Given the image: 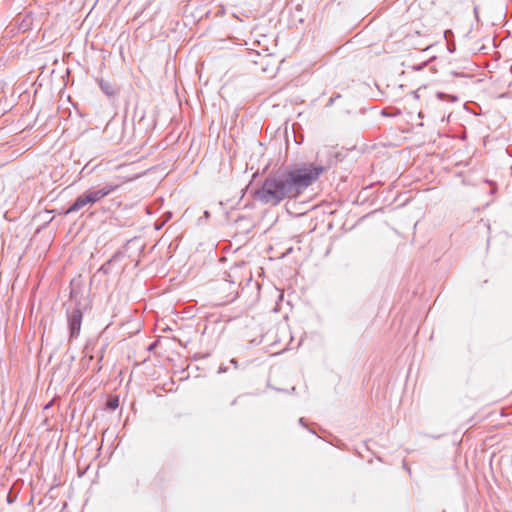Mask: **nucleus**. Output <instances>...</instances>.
<instances>
[{
	"mask_svg": "<svg viewBox=\"0 0 512 512\" xmlns=\"http://www.w3.org/2000/svg\"><path fill=\"white\" fill-rule=\"evenodd\" d=\"M323 172V166L313 163L295 166L281 175L268 177L255 197L261 203L276 206L286 198L299 197Z\"/></svg>",
	"mask_w": 512,
	"mask_h": 512,
	"instance_id": "f257e3e1",
	"label": "nucleus"
},
{
	"mask_svg": "<svg viewBox=\"0 0 512 512\" xmlns=\"http://www.w3.org/2000/svg\"><path fill=\"white\" fill-rule=\"evenodd\" d=\"M119 186H120V184H116V185L109 184L97 191L86 193V195L88 197V201H90V204H94L97 201L101 200L102 198L106 197L108 194H110L114 190H116Z\"/></svg>",
	"mask_w": 512,
	"mask_h": 512,
	"instance_id": "f03ea898",
	"label": "nucleus"
},
{
	"mask_svg": "<svg viewBox=\"0 0 512 512\" xmlns=\"http://www.w3.org/2000/svg\"><path fill=\"white\" fill-rule=\"evenodd\" d=\"M87 204H90V201H88V197L85 193V194H82L79 197H77L75 202L70 206V208L67 210L66 213L76 212V211L82 209Z\"/></svg>",
	"mask_w": 512,
	"mask_h": 512,
	"instance_id": "7ed1b4c3",
	"label": "nucleus"
},
{
	"mask_svg": "<svg viewBox=\"0 0 512 512\" xmlns=\"http://www.w3.org/2000/svg\"><path fill=\"white\" fill-rule=\"evenodd\" d=\"M81 318H82V315L79 310H76L72 313V315L70 317V325H71L72 332L80 329Z\"/></svg>",
	"mask_w": 512,
	"mask_h": 512,
	"instance_id": "20e7f679",
	"label": "nucleus"
},
{
	"mask_svg": "<svg viewBox=\"0 0 512 512\" xmlns=\"http://www.w3.org/2000/svg\"><path fill=\"white\" fill-rule=\"evenodd\" d=\"M119 407V397L112 396L106 402V408L109 410H116Z\"/></svg>",
	"mask_w": 512,
	"mask_h": 512,
	"instance_id": "39448f33",
	"label": "nucleus"
},
{
	"mask_svg": "<svg viewBox=\"0 0 512 512\" xmlns=\"http://www.w3.org/2000/svg\"><path fill=\"white\" fill-rule=\"evenodd\" d=\"M129 180H130V178H122V179H121V183L128 182Z\"/></svg>",
	"mask_w": 512,
	"mask_h": 512,
	"instance_id": "423d86ee",
	"label": "nucleus"
}]
</instances>
